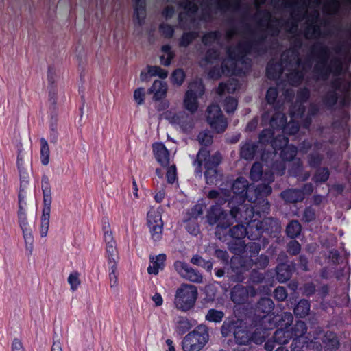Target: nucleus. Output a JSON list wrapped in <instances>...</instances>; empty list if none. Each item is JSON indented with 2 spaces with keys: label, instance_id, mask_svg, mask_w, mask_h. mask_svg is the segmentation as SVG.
<instances>
[{
  "label": "nucleus",
  "instance_id": "3c124183",
  "mask_svg": "<svg viewBox=\"0 0 351 351\" xmlns=\"http://www.w3.org/2000/svg\"><path fill=\"white\" fill-rule=\"evenodd\" d=\"M198 36L199 33L197 32H185L180 39L179 45L186 47Z\"/></svg>",
  "mask_w": 351,
  "mask_h": 351
},
{
  "label": "nucleus",
  "instance_id": "37998d69",
  "mask_svg": "<svg viewBox=\"0 0 351 351\" xmlns=\"http://www.w3.org/2000/svg\"><path fill=\"white\" fill-rule=\"evenodd\" d=\"M301 230V224L297 220L291 221L286 228L287 235L292 239L298 237L300 234Z\"/></svg>",
  "mask_w": 351,
  "mask_h": 351
},
{
  "label": "nucleus",
  "instance_id": "69168bd1",
  "mask_svg": "<svg viewBox=\"0 0 351 351\" xmlns=\"http://www.w3.org/2000/svg\"><path fill=\"white\" fill-rule=\"evenodd\" d=\"M184 77V71L181 69H176L171 75L172 83L180 86L183 83Z\"/></svg>",
  "mask_w": 351,
  "mask_h": 351
},
{
  "label": "nucleus",
  "instance_id": "a18cd8bd",
  "mask_svg": "<svg viewBox=\"0 0 351 351\" xmlns=\"http://www.w3.org/2000/svg\"><path fill=\"white\" fill-rule=\"evenodd\" d=\"M330 176V171L327 167H321L317 169L313 176V181L318 184L326 182Z\"/></svg>",
  "mask_w": 351,
  "mask_h": 351
},
{
  "label": "nucleus",
  "instance_id": "f704fd0d",
  "mask_svg": "<svg viewBox=\"0 0 351 351\" xmlns=\"http://www.w3.org/2000/svg\"><path fill=\"white\" fill-rule=\"evenodd\" d=\"M291 276V269L287 264L281 263L276 267V278L283 283L289 280Z\"/></svg>",
  "mask_w": 351,
  "mask_h": 351
},
{
  "label": "nucleus",
  "instance_id": "7ed1b4c3",
  "mask_svg": "<svg viewBox=\"0 0 351 351\" xmlns=\"http://www.w3.org/2000/svg\"><path fill=\"white\" fill-rule=\"evenodd\" d=\"M278 96L277 88L271 87L267 90L266 99L269 104L272 105L274 113L267 111L263 113L261 119V124L267 125L269 124L271 128L275 129L282 128V132L285 134H294L299 131V123L295 119L302 117L304 112V104L306 102L310 96V92L308 88H304L300 90L297 93L296 101L291 105L289 109L291 120L286 123L287 119L285 114L280 110V108L274 106V102Z\"/></svg>",
  "mask_w": 351,
  "mask_h": 351
},
{
  "label": "nucleus",
  "instance_id": "7c9ffc66",
  "mask_svg": "<svg viewBox=\"0 0 351 351\" xmlns=\"http://www.w3.org/2000/svg\"><path fill=\"white\" fill-rule=\"evenodd\" d=\"M134 17L138 25H142L144 23L146 10H145V0H133Z\"/></svg>",
  "mask_w": 351,
  "mask_h": 351
},
{
  "label": "nucleus",
  "instance_id": "4be33fe9",
  "mask_svg": "<svg viewBox=\"0 0 351 351\" xmlns=\"http://www.w3.org/2000/svg\"><path fill=\"white\" fill-rule=\"evenodd\" d=\"M261 15L262 17L258 19L257 23L260 27H265L271 32V35L277 36L280 32V20L276 18H272L271 14L268 10L258 11L256 16Z\"/></svg>",
  "mask_w": 351,
  "mask_h": 351
},
{
  "label": "nucleus",
  "instance_id": "aec40b11",
  "mask_svg": "<svg viewBox=\"0 0 351 351\" xmlns=\"http://www.w3.org/2000/svg\"><path fill=\"white\" fill-rule=\"evenodd\" d=\"M319 16V12L317 10H314L311 14V18L306 21V25L304 29V36L306 39L317 40L326 36V34L321 29L320 25L318 23Z\"/></svg>",
  "mask_w": 351,
  "mask_h": 351
},
{
  "label": "nucleus",
  "instance_id": "79ce46f5",
  "mask_svg": "<svg viewBox=\"0 0 351 351\" xmlns=\"http://www.w3.org/2000/svg\"><path fill=\"white\" fill-rule=\"evenodd\" d=\"M204 0H180L179 5L188 12L195 14L198 10V4L202 5Z\"/></svg>",
  "mask_w": 351,
  "mask_h": 351
},
{
  "label": "nucleus",
  "instance_id": "0eeeda50",
  "mask_svg": "<svg viewBox=\"0 0 351 351\" xmlns=\"http://www.w3.org/2000/svg\"><path fill=\"white\" fill-rule=\"evenodd\" d=\"M209 340L208 328L199 324L183 338L182 348L183 351H200Z\"/></svg>",
  "mask_w": 351,
  "mask_h": 351
},
{
  "label": "nucleus",
  "instance_id": "6e6552de",
  "mask_svg": "<svg viewBox=\"0 0 351 351\" xmlns=\"http://www.w3.org/2000/svg\"><path fill=\"white\" fill-rule=\"evenodd\" d=\"M228 217V215L219 205L212 206L206 215L207 221L210 225L217 224L215 234L222 241H227V228L230 226Z\"/></svg>",
  "mask_w": 351,
  "mask_h": 351
},
{
  "label": "nucleus",
  "instance_id": "a878e982",
  "mask_svg": "<svg viewBox=\"0 0 351 351\" xmlns=\"http://www.w3.org/2000/svg\"><path fill=\"white\" fill-rule=\"evenodd\" d=\"M274 308V303L272 301L271 299L269 298H261L258 304H257V311L262 312L263 313L267 314V315L263 317V322H270L271 319V315H269L268 314L271 312V311Z\"/></svg>",
  "mask_w": 351,
  "mask_h": 351
},
{
  "label": "nucleus",
  "instance_id": "49530a36",
  "mask_svg": "<svg viewBox=\"0 0 351 351\" xmlns=\"http://www.w3.org/2000/svg\"><path fill=\"white\" fill-rule=\"evenodd\" d=\"M106 257L108 261V265H112L113 263L117 265L119 261V256L116 247V244L106 245Z\"/></svg>",
  "mask_w": 351,
  "mask_h": 351
},
{
  "label": "nucleus",
  "instance_id": "ddd939ff",
  "mask_svg": "<svg viewBox=\"0 0 351 351\" xmlns=\"http://www.w3.org/2000/svg\"><path fill=\"white\" fill-rule=\"evenodd\" d=\"M256 258H246L243 260L240 269H233L234 274L230 277L231 280L233 282H243L245 276L244 272L252 268L254 266L258 269H265L269 264V257L265 254H261L259 256L255 257Z\"/></svg>",
  "mask_w": 351,
  "mask_h": 351
},
{
  "label": "nucleus",
  "instance_id": "4c0bfd02",
  "mask_svg": "<svg viewBox=\"0 0 351 351\" xmlns=\"http://www.w3.org/2000/svg\"><path fill=\"white\" fill-rule=\"evenodd\" d=\"M229 196V192L223 189H220L219 190H211L208 192L207 195L209 199L217 200L216 205L225 203L228 200Z\"/></svg>",
  "mask_w": 351,
  "mask_h": 351
},
{
  "label": "nucleus",
  "instance_id": "4468645a",
  "mask_svg": "<svg viewBox=\"0 0 351 351\" xmlns=\"http://www.w3.org/2000/svg\"><path fill=\"white\" fill-rule=\"evenodd\" d=\"M204 86L200 80L190 83L184 99V106L191 113H194L198 108L197 99L203 95Z\"/></svg>",
  "mask_w": 351,
  "mask_h": 351
},
{
  "label": "nucleus",
  "instance_id": "1a4fd4ad",
  "mask_svg": "<svg viewBox=\"0 0 351 351\" xmlns=\"http://www.w3.org/2000/svg\"><path fill=\"white\" fill-rule=\"evenodd\" d=\"M229 205L230 215L237 222L245 223L249 229H254L257 217L254 207L249 202L247 203L246 200L239 201Z\"/></svg>",
  "mask_w": 351,
  "mask_h": 351
},
{
  "label": "nucleus",
  "instance_id": "bf43d9fd",
  "mask_svg": "<svg viewBox=\"0 0 351 351\" xmlns=\"http://www.w3.org/2000/svg\"><path fill=\"white\" fill-rule=\"evenodd\" d=\"M147 72L151 76H158L162 79L167 77V71L158 66H148Z\"/></svg>",
  "mask_w": 351,
  "mask_h": 351
},
{
  "label": "nucleus",
  "instance_id": "dca6fc26",
  "mask_svg": "<svg viewBox=\"0 0 351 351\" xmlns=\"http://www.w3.org/2000/svg\"><path fill=\"white\" fill-rule=\"evenodd\" d=\"M313 192L312 183L304 184L302 189H287L280 193V197L287 203L295 204L302 202L306 196L310 195Z\"/></svg>",
  "mask_w": 351,
  "mask_h": 351
},
{
  "label": "nucleus",
  "instance_id": "f257e3e1",
  "mask_svg": "<svg viewBox=\"0 0 351 351\" xmlns=\"http://www.w3.org/2000/svg\"><path fill=\"white\" fill-rule=\"evenodd\" d=\"M303 45L302 38L298 35L292 37L290 48L282 53L280 62L270 60L266 68L268 78L279 80L278 88L284 90L285 99L290 101L293 99L294 90L289 86L299 85L305 73L309 71L313 64L312 56L316 58L313 72L316 82L326 81L330 74L334 80L329 86V90L323 97L324 104L332 107L337 101L342 106H348L351 101V73L343 69L341 60V46L337 45L331 51L329 47L321 42H315L311 47V54L302 62L300 58V50Z\"/></svg>",
  "mask_w": 351,
  "mask_h": 351
},
{
  "label": "nucleus",
  "instance_id": "774afa93",
  "mask_svg": "<svg viewBox=\"0 0 351 351\" xmlns=\"http://www.w3.org/2000/svg\"><path fill=\"white\" fill-rule=\"evenodd\" d=\"M315 219V209L312 206L306 207L302 215V221L306 223H309L313 221Z\"/></svg>",
  "mask_w": 351,
  "mask_h": 351
},
{
  "label": "nucleus",
  "instance_id": "bb28decb",
  "mask_svg": "<svg viewBox=\"0 0 351 351\" xmlns=\"http://www.w3.org/2000/svg\"><path fill=\"white\" fill-rule=\"evenodd\" d=\"M266 196L267 195H261L256 201L250 202L251 204L252 203H255L254 209L257 219L261 218L262 216H265L269 213L270 204L269 201L265 198Z\"/></svg>",
  "mask_w": 351,
  "mask_h": 351
},
{
  "label": "nucleus",
  "instance_id": "9b49d317",
  "mask_svg": "<svg viewBox=\"0 0 351 351\" xmlns=\"http://www.w3.org/2000/svg\"><path fill=\"white\" fill-rule=\"evenodd\" d=\"M267 166L270 167L271 171H265L263 173V167L260 162H255L252 166L250 177L252 180L257 182L263 180L269 185L274 180V174L282 176L286 170L285 164L282 162H274L271 165L265 162Z\"/></svg>",
  "mask_w": 351,
  "mask_h": 351
},
{
  "label": "nucleus",
  "instance_id": "2f4dec72",
  "mask_svg": "<svg viewBox=\"0 0 351 351\" xmlns=\"http://www.w3.org/2000/svg\"><path fill=\"white\" fill-rule=\"evenodd\" d=\"M165 260L166 255L165 254H160L155 257H150V261L153 263V265L148 267L147 272L149 274H158L159 270L163 269Z\"/></svg>",
  "mask_w": 351,
  "mask_h": 351
},
{
  "label": "nucleus",
  "instance_id": "864d4df0",
  "mask_svg": "<svg viewBox=\"0 0 351 351\" xmlns=\"http://www.w3.org/2000/svg\"><path fill=\"white\" fill-rule=\"evenodd\" d=\"M223 317L224 313L221 311L212 308L208 311L205 318L208 322L219 323L221 322Z\"/></svg>",
  "mask_w": 351,
  "mask_h": 351
},
{
  "label": "nucleus",
  "instance_id": "cd10ccee",
  "mask_svg": "<svg viewBox=\"0 0 351 351\" xmlns=\"http://www.w3.org/2000/svg\"><path fill=\"white\" fill-rule=\"evenodd\" d=\"M167 91V84L166 82L156 80L154 82L152 86L149 90L150 93L154 94V99L160 100L166 96Z\"/></svg>",
  "mask_w": 351,
  "mask_h": 351
},
{
  "label": "nucleus",
  "instance_id": "5701e85b",
  "mask_svg": "<svg viewBox=\"0 0 351 351\" xmlns=\"http://www.w3.org/2000/svg\"><path fill=\"white\" fill-rule=\"evenodd\" d=\"M166 118L171 124L186 132H189L193 127L192 117L185 112H179L175 114L169 112L167 114Z\"/></svg>",
  "mask_w": 351,
  "mask_h": 351
},
{
  "label": "nucleus",
  "instance_id": "423d86ee",
  "mask_svg": "<svg viewBox=\"0 0 351 351\" xmlns=\"http://www.w3.org/2000/svg\"><path fill=\"white\" fill-rule=\"evenodd\" d=\"M232 191L234 196L229 204L244 200H247L249 202H255L261 195H270L272 189L267 184H258L254 186L250 184L247 179L239 177L234 181L232 185Z\"/></svg>",
  "mask_w": 351,
  "mask_h": 351
},
{
  "label": "nucleus",
  "instance_id": "5fc2aeb1",
  "mask_svg": "<svg viewBox=\"0 0 351 351\" xmlns=\"http://www.w3.org/2000/svg\"><path fill=\"white\" fill-rule=\"evenodd\" d=\"M324 8L328 14H336L340 8L339 0H327L324 3Z\"/></svg>",
  "mask_w": 351,
  "mask_h": 351
},
{
  "label": "nucleus",
  "instance_id": "20e7f679",
  "mask_svg": "<svg viewBox=\"0 0 351 351\" xmlns=\"http://www.w3.org/2000/svg\"><path fill=\"white\" fill-rule=\"evenodd\" d=\"M294 134H285L282 132V128H268L263 130L259 134V143L262 144L270 143L274 152L269 153H263L261 156V160L267 162V159L276 156L277 150H281L280 157L284 161L292 160L298 152V148L295 145H288L289 139L285 135L295 136Z\"/></svg>",
  "mask_w": 351,
  "mask_h": 351
},
{
  "label": "nucleus",
  "instance_id": "a19ab883",
  "mask_svg": "<svg viewBox=\"0 0 351 351\" xmlns=\"http://www.w3.org/2000/svg\"><path fill=\"white\" fill-rule=\"evenodd\" d=\"M323 343L328 349L335 350L339 346V341L335 333L332 332H326L323 337Z\"/></svg>",
  "mask_w": 351,
  "mask_h": 351
},
{
  "label": "nucleus",
  "instance_id": "b1692460",
  "mask_svg": "<svg viewBox=\"0 0 351 351\" xmlns=\"http://www.w3.org/2000/svg\"><path fill=\"white\" fill-rule=\"evenodd\" d=\"M174 267L184 278L195 283L202 282V275L198 271L191 267L186 263L180 261H176Z\"/></svg>",
  "mask_w": 351,
  "mask_h": 351
},
{
  "label": "nucleus",
  "instance_id": "9d476101",
  "mask_svg": "<svg viewBox=\"0 0 351 351\" xmlns=\"http://www.w3.org/2000/svg\"><path fill=\"white\" fill-rule=\"evenodd\" d=\"M221 332L223 337H228L232 334L235 341L240 345H246L251 340L250 333L247 326L243 321L239 319L224 321Z\"/></svg>",
  "mask_w": 351,
  "mask_h": 351
},
{
  "label": "nucleus",
  "instance_id": "0e129e2a",
  "mask_svg": "<svg viewBox=\"0 0 351 351\" xmlns=\"http://www.w3.org/2000/svg\"><path fill=\"white\" fill-rule=\"evenodd\" d=\"M303 169L302 162L300 159H298L289 169V173L291 176L298 178Z\"/></svg>",
  "mask_w": 351,
  "mask_h": 351
},
{
  "label": "nucleus",
  "instance_id": "09e8293b",
  "mask_svg": "<svg viewBox=\"0 0 351 351\" xmlns=\"http://www.w3.org/2000/svg\"><path fill=\"white\" fill-rule=\"evenodd\" d=\"M25 245V250L28 255H32L34 249V237L30 229L22 230Z\"/></svg>",
  "mask_w": 351,
  "mask_h": 351
},
{
  "label": "nucleus",
  "instance_id": "f3484780",
  "mask_svg": "<svg viewBox=\"0 0 351 351\" xmlns=\"http://www.w3.org/2000/svg\"><path fill=\"white\" fill-rule=\"evenodd\" d=\"M207 121L210 127L217 133L223 132L228 122L222 114L220 107L217 104H212L207 108Z\"/></svg>",
  "mask_w": 351,
  "mask_h": 351
},
{
  "label": "nucleus",
  "instance_id": "a211bd4d",
  "mask_svg": "<svg viewBox=\"0 0 351 351\" xmlns=\"http://www.w3.org/2000/svg\"><path fill=\"white\" fill-rule=\"evenodd\" d=\"M147 225L153 241L160 240L164 225L160 209H152L147 213Z\"/></svg>",
  "mask_w": 351,
  "mask_h": 351
},
{
  "label": "nucleus",
  "instance_id": "473e14b6",
  "mask_svg": "<svg viewBox=\"0 0 351 351\" xmlns=\"http://www.w3.org/2000/svg\"><path fill=\"white\" fill-rule=\"evenodd\" d=\"M221 33L219 31H212L205 34L202 38L204 45L210 46L213 44H217L219 47H222L221 41Z\"/></svg>",
  "mask_w": 351,
  "mask_h": 351
},
{
  "label": "nucleus",
  "instance_id": "39448f33",
  "mask_svg": "<svg viewBox=\"0 0 351 351\" xmlns=\"http://www.w3.org/2000/svg\"><path fill=\"white\" fill-rule=\"evenodd\" d=\"M221 156L219 153L210 155L209 152L202 148L197 155V159L193 162L195 167V173L196 176H202V165L204 163L205 168L204 177L207 184H217L222 179V173L218 169L221 163Z\"/></svg>",
  "mask_w": 351,
  "mask_h": 351
},
{
  "label": "nucleus",
  "instance_id": "e433bc0d",
  "mask_svg": "<svg viewBox=\"0 0 351 351\" xmlns=\"http://www.w3.org/2000/svg\"><path fill=\"white\" fill-rule=\"evenodd\" d=\"M239 88V81L234 78L229 79L227 82L221 83L219 85L217 92L219 95L227 92L232 93Z\"/></svg>",
  "mask_w": 351,
  "mask_h": 351
},
{
  "label": "nucleus",
  "instance_id": "8fccbe9b",
  "mask_svg": "<svg viewBox=\"0 0 351 351\" xmlns=\"http://www.w3.org/2000/svg\"><path fill=\"white\" fill-rule=\"evenodd\" d=\"M162 51L163 54L160 56L161 64L164 66L170 65L171 60L174 57V53L171 51V46L169 45H163Z\"/></svg>",
  "mask_w": 351,
  "mask_h": 351
},
{
  "label": "nucleus",
  "instance_id": "f03ea898",
  "mask_svg": "<svg viewBox=\"0 0 351 351\" xmlns=\"http://www.w3.org/2000/svg\"><path fill=\"white\" fill-rule=\"evenodd\" d=\"M250 38H243L236 46H230L226 49L227 58L221 64V73L230 75L245 74L251 67L252 60L248 56L256 58L264 55L268 50L267 35L262 32L256 36L249 25H246Z\"/></svg>",
  "mask_w": 351,
  "mask_h": 351
},
{
  "label": "nucleus",
  "instance_id": "412c9836",
  "mask_svg": "<svg viewBox=\"0 0 351 351\" xmlns=\"http://www.w3.org/2000/svg\"><path fill=\"white\" fill-rule=\"evenodd\" d=\"M333 140L329 139L328 141L322 140V141H315L313 145V150L308 156V162L310 167H318L322 161L323 160V155L319 153V151L326 150V154L328 158L332 157V151L327 149L328 143H332Z\"/></svg>",
  "mask_w": 351,
  "mask_h": 351
},
{
  "label": "nucleus",
  "instance_id": "4d7b16f0",
  "mask_svg": "<svg viewBox=\"0 0 351 351\" xmlns=\"http://www.w3.org/2000/svg\"><path fill=\"white\" fill-rule=\"evenodd\" d=\"M109 279L110 287H116L118 284V271L117 265L114 263L109 265Z\"/></svg>",
  "mask_w": 351,
  "mask_h": 351
},
{
  "label": "nucleus",
  "instance_id": "de8ad7c7",
  "mask_svg": "<svg viewBox=\"0 0 351 351\" xmlns=\"http://www.w3.org/2000/svg\"><path fill=\"white\" fill-rule=\"evenodd\" d=\"M40 161L43 165H47L49 162V147L47 140L44 138L40 139Z\"/></svg>",
  "mask_w": 351,
  "mask_h": 351
},
{
  "label": "nucleus",
  "instance_id": "c03bdc74",
  "mask_svg": "<svg viewBox=\"0 0 351 351\" xmlns=\"http://www.w3.org/2000/svg\"><path fill=\"white\" fill-rule=\"evenodd\" d=\"M220 53L217 49H210L207 51L206 56L199 62L202 67H206L208 64H213L219 59Z\"/></svg>",
  "mask_w": 351,
  "mask_h": 351
},
{
  "label": "nucleus",
  "instance_id": "ea45409f",
  "mask_svg": "<svg viewBox=\"0 0 351 351\" xmlns=\"http://www.w3.org/2000/svg\"><path fill=\"white\" fill-rule=\"evenodd\" d=\"M257 146L252 142H247L241 147V156L245 160L253 159Z\"/></svg>",
  "mask_w": 351,
  "mask_h": 351
},
{
  "label": "nucleus",
  "instance_id": "c85d7f7f",
  "mask_svg": "<svg viewBox=\"0 0 351 351\" xmlns=\"http://www.w3.org/2000/svg\"><path fill=\"white\" fill-rule=\"evenodd\" d=\"M230 298L235 304L244 303L247 300V291L241 285H235L231 290Z\"/></svg>",
  "mask_w": 351,
  "mask_h": 351
},
{
  "label": "nucleus",
  "instance_id": "2eb2a0df",
  "mask_svg": "<svg viewBox=\"0 0 351 351\" xmlns=\"http://www.w3.org/2000/svg\"><path fill=\"white\" fill-rule=\"evenodd\" d=\"M227 239L228 238H231L232 239L239 241V243L237 245L236 247H230V249L233 250L235 253H239L243 252L246 247V245L243 241H241L243 239H244L246 236L249 239V235L251 234H256V232H254V229L250 230L248 228V226H245L243 223H238L232 228H227Z\"/></svg>",
  "mask_w": 351,
  "mask_h": 351
},
{
  "label": "nucleus",
  "instance_id": "58836bf2",
  "mask_svg": "<svg viewBox=\"0 0 351 351\" xmlns=\"http://www.w3.org/2000/svg\"><path fill=\"white\" fill-rule=\"evenodd\" d=\"M289 330L291 332L292 339H304V335L307 331V326L303 321H297L293 327L289 328Z\"/></svg>",
  "mask_w": 351,
  "mask_h": 351
},
{
  "label": "nucleus",
  "instance_id": "72a5a7b5",
  "mask_svg": "<svg viewBox=\"0 0 351 351\" xmlns=\"http://www.w3.org/2000/svg\"><path fill=\"white\" fill-rule=\"evenodd\" d=\"M273 339L279 345L287 344L291 339V332L289 328H280L276 330Z\"/></svg>",
  "mask_w": 351,
  "mask_h": 351
},
{
  "label": "nucleus",
  "instance_id": "603ef678",
  "mask_svg": "<svg viewBox=\"0 0 351 351\" xmlns=\"http://www.w3.org/2000/svg\"><path fill=\"white\" fill-rule=\"evenodd\" d=\"M319 112V107L317 104H311L308 108V114L305 119L302 121V125L304 128H308L311 121L312 117L317 114Z\"/></svg>",
  "mask_w": 351,
  "mask_h": 351
},
{
  "label": "nucleus",
  "instance_id": "052dcab7",
  "mask_svg": "<svg viewBox=\"0 0 351 351\" xmlns=\"http://www.w3.org/2000/svg\"><path fill=\"white\" fill-rule=\"evenodd\" d=\"M237 104L236 99L232 97H228L224 100L223 108L227 113H232L237 109Z\"/></svg>",
  "mask_w": 351,
  "mask_h": 351
},
{
  "label": "nucleus",
  "instance_id": "f8f14e48",
  "mask_svg": "<svg viewBox=\"0 0 351 351\" xmlns=\"http://www.w3.org/2000/svg\"><path fill=\"white\" fill-rule=\"evenodd\" d=\"M197 289L192 285H182L176 292L174 304L176 308L186 312L193 308L197 298Z\"/></svg>",
  "mask_w": 351,
  "mask_h": 351
},
{
  "label": "nucleus",
  "instance_id": "6e6d98bb",
  "mask_svg": "<svg viewBox=\"0 0 351 351\" xmlns=\"http://www.w3.org/2000/svg\"><path fill=\"white\" fill-rule=\"evenodd\" d=\"M18 222L21 230L30 229L27 221L26 208L19 209L17 212Z\"/></svg>",
  "mask_w": 351,
  "mask_h": 351
},
{
  "label": "nucleus",
  "instance_id": "6ab92c4d",
  "mask_svg": "<svg viewBox=\"0 0 351 351\" xmlns=\"http://www.w3.org/2000/svg\"><path fill=\"white\" fill-rule=\"evenodd\" d=\"M256 234L249 235V239L256 240L261 237V234L267 232L269 233L279 232L280 230V224L277 219L272 217L264 218L263 220L257 219L254 228Z\"/></svg>",
  "mask_w": 351,
  "mask_h": 351
},
{
  "label": "nucleus",
  "instance_id": "e2e57ef3",
  "mask_svg": "<svg viewBox=\"0 0 351 351\" xmlns=\"http://www.w3.org/2000/svg\"><path fill=\"white\" fill-rule=\"evenodd\" d=\"M80 274L77 271H73L70 274L68 277V282L71 286V289L73 291L77 290L80 285Z\"/></svg>",
  "mask_w": 351,
  "mask_h": 351
},
{
  "label": "nucleus",
  "instance_id": "13d9d810",
  "mask_svg": "<svg viewBox=\"0 0 351 351\" xmlns=\"http://www.w3.org/2000/svg\"><path fill=\"white\" fill-rule=\"evenodd\" d=\"M49 219L50 215L42 214L40 228V234L42 237H45L47 235L49 226Z\"/></svg>",
  "mask_w": 351,
  "mask_h": 351
},
{
  "label": "nucleus",
  "instance_id": "c9c22d12",
  "mask_svg": "<svg viewBox=\"0 0 351 351\" xmlns=\"http://www.w3.org/2000/svg\"><path fill=\"white\" fill-rule=\"evenodd\" d=\"M310 308V302L307 300L302 299L295 306L293 312L296 317L304 318L309 314Z\"/></svg>",
  "mask_w": 351,
  "mask_h": 351
},
{
  "label": "nucleus",
  "instance_id": "c756f323",
  "mask_svg": "<svg viewBox=\"0 0 351 351\" xmlns=\"http://www.w3.org/2000/svg\"><path fill=\"white\" fill-rule=\"evenodd\" d=\"M195 325L192 320L186 317H178L175 322V331L180 335L187 332Z\"/></svg>",
  "mask_w": 351,
  "mask_h": 351
},
{
  "label": "nucleus",
  "instance_id": "680f3d73",
  "mask_svg": "<svg viewBox=\"0 0 351 351\" xmlns=\"http://www.w3.org/2000/svg\"><path fill=\"white\" fill-rule=\"evenodd\" d=\"M198 141L201 145L207 146L212 143L213 136L208 130L201 132L197 136Z\"/></svg>",
  "mask_w": 351,
  "mask_h": 351
},
{
  "label": "nucleus",
  "instance_id": "338daca9",
  "mask_svg": "<svg viewBox=\"0 0 351 351\" xmlns=\"http://www.w3.org/2000/svg\"><path fill=\"white\" fill-rule=\"evenodd\" d=\"M103 229L104 231V239L106 243V245H110L116 244L115 241L114 240L112 233L109 230V223H105L103 226Z\"/></svg>",
  "mask_w": 351,
  "mask_h": 351
},
{
  "label": "nucleus",
  "instance_id": "393cba45",
  "mask_svg": "<svg viewBox=\"0 0 351 351\" xmlns=\"http://www.w3.org/2000/svg\"><path fill=\"white\" fill-rule=\"evenodd\" d=\"M153 152L156 160L160 165L163 167L169 165V153L163 143H156L153 144Z\"/></svg>",
  "mask_w": 351,
  "mask_h": 351
}]
</instances>
